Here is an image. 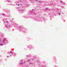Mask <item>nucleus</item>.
Wrapping results in <instances>:
<instances>
[{
	"label": "nucleus",
	"instance_id": "f257e3e1",
	"mask_svg": "<svg viewBox=\"0 0 67 67\" xmlns=\"http://www.w3.org/2000/svg\"><path fill=\"white\" fill-rule=\"evenodd\" d=\"M3 43H4V40H3Z\"/></svg>",
	"mask_w": 67,
	"mask_h": 67
},
{
	"label": "nucleus",
	"instance_id": "0eeeda50",
	"mask_svg": "<svg viewBox=\"0 0 67 67\" xmlns=\"http://www.w3.org/2000/svg\"><path fill=\"white\" fill-rule=\"evenodd\" d=\"M1 45H2V44H1Z\"/></svg>",
	"mask_w": 67,
	"mask_h": 67
},
{
	"label": "nucleus",
	"instance_id": "20e7f679",
	"mask_svg": "<svg viewBox=\"0 0 67 67\" xmlns=\"http://www.w3.org/2000/svg\"><path fill=\"white\" fill-rule=\"evenodd\" d=\"M10 53H12V51H10Z\"/></svg>",
	"mask_w": 67,
	"mask_h": 67
},
{
	"label": "nucleus",
	"instance_id": "423d86ee",
	"mask_svg": "<svg viewBox=\"0 0 67 67\" xmlns=\"http://www.w3.org/2000/svg\"><path fill=\"white\" fill-rule=\"evenodd\" d=\"M7 57H9V56H8Z\"/></svg>",
	"mask_w": 67,
	"mask_h": 67
},
{
	"label": "nucleus",
	"instance_id": "7ed1b4c3",
	"mask_svg": "<svg viewBox=\"0 0 67 67\" xmlns=\"http://www.w3.org/2000/svg\"><path fill=\"white\" fill-rule=\"evenodd\" d=\"M59 15H60V13H59Z\"/></svg>",
	"mask_w": 67,
	"mask_h": 67
},
{
	"label": "nucleus",
	"instance_id": "f03ea898",
	"mask_svg": "<svg viewBox=\"0 0 67 67\" xmlns=\"http://www.w3.org/2000/svg\"><path fill=\"white\" fill-rule=\"evenodd\" d=\"M23 64V63H21V65H22V64Z\"/></svg>",
	"mask_w": 67,
	"mask_h": 67
},
{
	"label": "nucleus",
	"instance_id": "39448f33",
	"mask_svg": "<svg viewBox=\"0 0 67 67\" xmlns=\"http://www.w3.org/2000/svg\"><path fill=\"white\" fill-rule=\"evenodd\" d=\"M19 5H20V4H18V6H19Z\"/></svg>",
	"mask_w": 67,
	"mask_h": 67
}]
</instances>
